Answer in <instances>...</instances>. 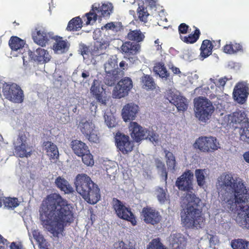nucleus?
I'll return each mask as SVG.
<instances>
[{
	"instance_id": "f257e3e1",
	"label": "nucleus",
	"mask_w": 249,
	"mask_h": 249,
	"mask_svg": "<svg viewBox=\"0 0 249 249\" xmlns=\"http://www.w3.org/2000/svg\"><path fill=\"white\" fill-rule=\"evenodd\" d=\"M218 180L227 193L223 200L226 206L231 212L238 210L236 222L249 230V189L241 179L231 174L224 173Z\"/></svg>"
},
{
	"instance_id": "f03ea898",
	"label": "nucleus",
	"mask_w": 249,
	"mask_h": 249,
	"mask_svg": "<svg viewBox=\"0 0 249 249\" xmlns=\"http://www.w3.org/2000/svg\"><path fill=\"white\" fill-rule=\"evenodd\" d=\"M40 219L43 227L54 236H58L67 223L73 220L70 204L59 194L48 195L43 201Z\"/></svg>"
},
{
	"instance_id": "7ed1b4c3",
	"label": "nucleus",
	"mask_w": 249,
	"mask_h": 249,
	"mask_svg": "<svg viewBox=\"0 0 249 249\" xmlns=\"http://www.w3.org/2000/svg\"><path fill=\"white\" fill-rule=\"evenodd\" d=\"M184 200L185 206L181 212L183 226L186 229L202 228L205 225V218L202 213L201 200L194 193H187Z\"/></svg>"
},
{
	"instance_id": "20e7f679",
	"label": "nucleus",
	"mask_w": 249,
	"mask_h": 249,
	"mask_svg": "<svg viewBox=\"0 0 249 249\" xmlns=\"http://www.w3.org/2000/svg\"><path fill=\"white\" fill-rule=\"evenodd\" d=\"M76 192L88 203L96 204L100 199V190L91 178L84 173L78 174L74 181Z\"/></svg>"
},
{
	"instance_id": "39448f33",
	"label": "nucleus",
	"mask_w": 249,
	"mask_h": 249,
	"mask_svg": "<svg viewBox=\"0 0 249 249\" xmlns=\"http://www.w3.org/2000/svg\"><path fill=\"white\" fill-rule=\"evenodd\" d=\"M195 106L196 117L204 123L211 118L214 110L212 103L203 97H199L195 100Z\"/></svg>"
},
{
	"instance_id": "423d86ee",
	"label": "nucleus",
	"mask_w": 249,
	"mask_h": 249,
	"mask_svg": "<svg viewBox=\"0 0 249 249\" xmlns=\"http://www.w3.org/2000/svg\"><path fill=\"white\" fill-rule=\"evenodd\" d=\"M2 92L5 99L16 104L24 101V94L21 88L15 83H4L2 86Z\"/></svg>"
},
{
	"instance_id": "0eeeda50",
	"label": "nucleus",
	"mask_w": 249,
	"mask_h": 249,
	"mask_svg": "<svg viewBox=\"0 0 249 249\" xmlns=\"http://www.w3.org/2000/svg\"><path fill=\"white\" fill-rule=\"evenodd\" d=\"M28 133L19 131L16 141L14 143L15 152L19 158H28L33 154V147L27 144Z\"/></svg>"
},
{
	"instance_id": "6e6552de",
	"label": "nucleus",
	"mask_w": 249,
	"mask_h": 249,
	"mask_svg": "<svg viewBox=\"0 0 249 249\" xmlns=\"http://www.w3.org/2000/svg\"><path fill=\"white\" fill-rule=\"evenodd\" d=\"M112 206L118 217L130 222L133 226L137 224L136 217L129 206H126L123 202L116 198H113Z\"/></svg>"
},
{
	"instance_id": "1a4fd4ad",
	"label": "nucleus",
	"mask_w": 249,
	"mask_h": 249,
	"mask_svg": "<svg viewBox=\"0 0 249 249\" xmlns=\"http://www.w3.org/2000/svg\"><path fill=\"white\" fill-rule=\"evenodd\" d=\"M194 147L204 153H212L220 147L219 142L213 136L199 137L196 140Z\"/></svg>"
},
{
	"instance_id": "9d476101",
	"label": "nucleus",
	"mask_w": 249,
	"mask_h": 249,
	"mask_svg": "<svg viewBox=\"0 0 249 249\" xmlns=\"http://www.w3.org/2000/svg\"><path fill=\"white\" fill-rule=\"evenodd\" d=\"M78 128L90 142L96 143L99 142V134L92 121L82 119L79 123Z\"/></svg>"
},
{
	"instance_id": "9b49d317",
	"label": "nucleus",
	"mask_w": 249,
	"mask_h": 249,
	"mask_svg": "<svg viewBox=\"0 0 249 249\" xmlns=\"http://www.w3.org/2000/svg\"><path fill=\"white\" fill-rule=\"evenodd\" d=\"M141 215L143 221L147 224L156 225L162 221V217L160 212L156 209L149 206L142 208Z\"/></svg>"
},
{
	"instance_id": "f8f14e48",
	"label": "nucleus",
	"mask_w": 249,
	"mask_h": 249,
	"mask_svg": "<svg viewBox=\"0 0 249 249\" xmlns=\"http://www.w3.org/2000/svg\"><path fill=\"white\" fill-rule=\"evenodd\" d=\"M194 174L190 170H186L176 181V186L179 190L191 192L193 190Z\"/></svg>"
},
{
	"instance_id": "ddd939ff",
	"label": "nucleus",
	"mask_w": 249,
	"mask_h": 249,
	"mask_svg": "<svg viewBox=\"0 0 249 249\" xmlns=\"http://www.w3.org/2000/svg\"><path fill=\"white\" fill-rule=\"evenodd\" d=\"M133 87L131 78L126 77L119 81L113 89L112 96L115 98H121L127 95Z\"/></svg>"
},
{
	"instance_id": "4468645a",
	"label": "nucleus",
	"mask_w": 249,
	"mask_h": 249,
	"mask_svg": "<svg viewBox=\"0 0 249 249\" xmlns=\"http://www.w3.org/2000/svg\"><path fill=\"white\" fill-rule=\"evenodd\" d=\"M115 140L117 147L123 154H127L132 151L134 144L128 136L117 132Z\"/></svg>"
},
{
	"instance_id": "2eb2a0df",
	"label": "nucleus",
	"mask_w": 249,
	"mask_h": 249,
	"mask_svg": "<svg viewBox=\"0 0 249 249\" xmlns=\"http://www.w3.org/2000/svg\"><path fill=\"white\" fill-rule=\"evenodd\" d=\"M167 99L170 102L174 105L178 111H185L187 109L188 104L187 99L178 91L174 92L171 89L167 92Z\"/></svg>"
},
{
	"instance_id": "dca6fc26",
	"label": "nucleus",
	"mask_w": 249,
	"mask_h": 249,
	"mask_svg": "<svg viewBox=\"0 0 249 249\" xmlns=\"http://www.w3.org/2000/svg\"><path fill=\"white\" fill-rule=\"evenodd\" d=\"M90 90L91 94L98 103L104 106L107 105V102L108 99L106 95L104 89L98 80L96 79L93 80Z\"/></svg>"
},
{
	"instance_id": "f3484780",
	"label": "nucleus",
	"mask_w": 249,
	"mask_h": 249,
	"mask_svg": "<svg viewBox=\"0 0 249 249\" xmlns=\"http://www.w3.org/2000/svg\"><path fill=\"white\" fill-rule=\"evenodd\" d=\"M130 134L133 140L139 142L146 138L147 130L143 128L136 122H131L129 125Z\"/></svg>"
},
{
	"instance_id": "a211bd4d",
	"label": "nucleus",
	"mask_w": 249,
	"mask_h": 249,
	"mask_svg": "<svg viewBox=\"0 0 249 249\" xmlns=\"http://www.w3.org/2000/svg\"><path fill=\"white\" fill-rule=\"evenodd\" d=\"M141 48L140 44L130 41H125L120 47L121 53L129 59L136 55L140 52Z\"/></svg>"
},
{
	"instance_id": "6ab92c4d",
	"label": "nucleus",
	"mask_w": 249,
	"mask_h": 249,
	"mask_svg": "<svg viewBox=\"0 0 249 249\" xmlns=\"http://www.w3.org/2000/svg\"><path fill=\"white\" fill-rule=\"evenodd\" d=\"M28 55L31 60L43 64L49 62L51 59L48 52L41 48H38L36 51H28Z\"/></svg>"
},
{
	"instance_id": "aec40b11",
	"label": "nucleus",
	"mask_w": 249,
	"mask_h": 249,
	"mask_svg": "<svg viewBox=\"0 0 249 249\" xmlns=\"http://www.w3.org/2000/svg\"><path fill=\"white\" fill-rule=\"evenodd\" d=\"M248 89V87L243 83H238L235 86L233 91L234 100L238 103L243 104L247 100Z\"/></svg>"
},
{
	"instance_id": "412c9836",
	"label": "nucleus",
	"mask_w": 249,
	"mask_h": 249,
	"mask_svg": "<svg viewBox=\"0 0 249 249\" xmlns=\"http://www.w3.org/2000/svg\"><path fill=\"white\" fill-rule=\"evenodd\" d=\"M169 242L167 249H186L187 240L180 233L171 234Z\"/></svg>"
},
{
	"instance_id": "4be33fe9",
	"label": "nucleus",
	"mask_w": 249,
	"mask_h": 249,
	"mask_svg": "<svg viewBox=\"0 0 249 249\" xmlns=\"http://www.w3.org/2000/svg\"><path fill=\"white\" fill-rule=\"evenodd\" d=\"M53 34L48 32L45 30H39L33 34V38L34 42L38 45L44 47L50 39H53Z\"/></svg>"
},
{
	"instance_id": "5701e85b",
	"label": "nucleus",
	"mask_w": 249,
	"mask_h": 249,
	"mask_svg": "<svg viewBox=\"0 0 249 249\" xmlns=\"http://www.w3.org/2000/svg\"><path fill=\"white\" fill-rule=\"evenodd\" d=\"M139 110L138 106L133 103H128L125 105L123 108L122 115L124 122L128 120H133L136 117V114Z\"/></svg>"
},
{
	"instance_id": "b1692460",
	"label": "nucleus",
	"mask_w": 249,
	"mask_h": 249,
	"mask_svg": "<svg viewBox=\"0 0 249 249\" xmlns=\"http://www.w3.org/2000/svg\"><path fill=\"white\" fill-rule=\"evenodd\" d=\"M71 145L74 153L78 157L83 155L85 152H87L89 150L88 146L80 140H72Z\"/></svg>"
},
{
	"instance_id": "393cba45",
	"label": "nucleus",
	"mask_w": 249,
	"mask_h": 249,
	"mask_svg": "<svg viewBox=\"0 0 249 249\" xmlns=\"http://www.w3.org/2000/svg\"><path fill=\"white\" fill-rule=\"evenodd\" d=\"M108 44L106 42L96 41L93 46H90V56L92 58L98 56L105 53Z\"/></svg>"
},
{
	"instance_id": "a878e982",
	"label": "nucleus",
	"mask_w": 249,
	"mask_h": 249,
	"mask_svg": "<svg viewBox=\"0 0 249 249\" xmlns=\"http://www.w3.org/2000/svg\"><path fill=\"white\" fill-rule=\"evenodd\" d=\"M126 38L130 41H133L135 43H139L142 42L145 38L144 33H142L140 29H130L127 33Z\"/></svg>"
},
{
	"instance_id": "bb28decb",
	"label": "nucleus",
	"mask_w": 249,
	"mask_h": 249,
	"mask_svg": "<svg viewBox=\"0 0 249 249\" xmlns=\"http://www.w3.org/2000/svg\"><path fill=\"white\" fill-rule=\"evenodd\" d=\"M47 155L50 159H57L59 157L58 148L55 144L50 141L44 142L43 143Z\"/></svg>"
},
{
	"instance_id": "cd10ccee",
	"label": "nucleus",
	"mask_w": 249,
	"mask_h": 249,
	"mask_svg": "<svg viewBox=\"0 0 249 249\" xmlns=\"http://www.w3.org/2000/svg\"><path fill=\"white\" fill-rule=\"evenodd\" d=\"M55 183L57 187L65 194H71L73 192V188L68 181L61 177H58L55 179Z\"/></svg>"
},
{
	"instance_id": "c85d7f7f",
	"label": "nucleus",
	"mask_w": 249,
	"mask_h": 249,
	"mask_svg": "<svg viewBox=\"0 0 249 249\" xmlns=\"http://www.w3.org/2000/svg\"><path fill=\"white\" fill-rule=\"evenodd\" d=\"M53 39L56 42L53 46L54 51L63 53L68 50L69 46L67 40H64L62 37L57 36H54Z\"/></svg>"
},
{
	"instance_id": "c756f323",
	"label": "nucleus",
	"mask_w": 249,
	"mask_h": 249,
	"mask_svg": "<svg viewBox=\"0 0 249 249\" xmlns=\"http://www.w3.org/2000/svg\"><path fill=\"white\" fill-rule=\"evenodd\" d=\"M213 49L212 42L208 39L204 40L200 48L201 57L207 58L212 54Z\"/></svg>"
},
{
	"instance_id": "7c9ffc66",
	"label": "nucleus",
	"mask_w": 249,
	"mask_h": 249,
	"mask_svg": "<svg viewBox=\"0 0 249 249\" xmlns=\"http://www.w3.org/2000/svg\"><path fill=\"white\" fill-rule=\"evenodd\" d=\"M25 41L16 36H12L9 40V45L12 51H17L22 49Z\"/></svg>"
},
{
	"instance_id": "2f4dec72",
	"label": "nucleus",
	"mask_w": 249,
	"mask_h": 249,
	"mask_svg": "<svg viewBox=\"0 0 249 249\" xmlns=\"http://www.w3.org/2000/svg\"><path fill=\"white\" fill-rule=\"evenodd\" d=\"M200 31L197 28H196L193 34H190L186 36H180V39L187 44H193L196 43L199 38Z\"/></svg>"
},
{
	"instance_id": "473e14b6",
	"label": "nucleus",
	"mask_w": 249,
	"mask_h": 249,
	"mask_svg": "<svg viewBox=\"0 0 249 249\" xmlns=\"http://www.w3.org/2000/svg\"><path fill=\"white\" fill-rule=\"evenodd\" d=\"M155 194L158 201L161 204H163L165 201L169 200V195L167 188L163 189L161 187H157L155 189Z\"/></svg>"
},
{
	"instance_id": "72a5a7b5",
	"label": "nucleus",
	"mask_w": 249,
	"mask_h": 249,
	"mask_svg": "<svg viewBox=\"0 0 249 249\" xmlns=\"http://www.w3.org/2000/svg\"><path fill=\"white\" fill-rule=\"evenodd\" d=\"M82 20L79 17L72 18L68 23L67 30L68 31H77L82 27Z\"/></svg>"
},
{
	"instance_id": "f704fd0d",
	"label": "nucleus",
	"mask_w": 249,
	"mask_h": 249,
	"mask_svg": "<svg viewBox=\"0 0 249 249\" xmlns=\"http://www.w3.org/2000/svg\"><path fill=\"white\" fill-rule=\"evenodd\" d=\"M93 8L95 9L97 13L103 17L108 16L112 10V6L110 4H103L101 6L99 4L97 6L96 4H94Z\"/></svg>"
},
{
	"instance_id": "c9c22d12",
	"label": "nucleus",
	"mask_w": 249,
	"mask_h": 249,
	"mask_svg": "<svg viewBox=\"0 0 249 249\" xmlns=\"http://www.w3.org/2000/svg\"><path fill=\"white\" fill-rule=\"evenodd\" d=\"M154 71L162 78L167 79L170 75L169 73L166 70L164 64L162 63H157L153 68Z\"/></svg>"
},
{
	"instance_id": "e433bc0d",
	"label": "nucleus",
	"mask_w": 249,
	"mask_h": 249,
	"mask_svg": "<svg viewBox=\"0 0 249 249\" xmlns=\"http://www.w3.org/2000/svg\"><path fill=\"white\" fill-rule=\"evenodd\" d=\"M231 245L232 249H249V241L245 239H234L231 240Z\"/></svg>"
},
{
	"instance_id": "4c0bfd02",
	"label": "nucleus",
	"mask_w": 249,
	"mask_h": 249,
	"mask_svg": "<svg viewBox=\"0 0 249 249\" xmlns=\"http://www.w3.org/2000/svg\"><path fill=\"white\" fill-rule=\"evenodd\" d=\"M119 79V72H106V75L104 78V82L106 85L108 86H112Z\"/></svg>"
},
{
	"instance_id": "58836bf2",
	"label": "nucleus",
	"mask_w": 249,
	"mask_h": 249,
	"mask_svg": "<svg viewBox=\"0 0 249 249\" xmlns=\"http://www.w3.org/2000/svg\"><path fill=\"white\" fill-rule=\"evenodd\" d=\"M32 233L34 238L38 243L40 249H48L47 242L38 231L35 230L33 231Z\"/></svg>"
},
{
	"instance_id": "ea45409f",
	"label": "nucleus",
	"mask_w": 249,
	"mask_h": 249,
	"mask_svg": "<svg viewBox=\"0 0 249 249\" xmlns=\"http://www.w3.org/2000/svg\"><path fill=\"white\" fill-rule=\"evenodd\" d=\"M164 152L165 154L166 163L168 169L172 170V172H174L176 170V166L175 157L172 152L166 149L164 150Z\"/></svg>"
},
{
	"instance_id": "a19ab883",
	"label": "nucleus",
	"mask_w": 249,
	"mask_h": 249,
	"mask_svg": "<svg viewBox=\"0 0 249 249\" xmlns=\"http://www.w3.org/2000/svg\"><path fill=\"white\" fill-rule=\"evenodd\" d=\"M142 82L143 88L146 89H153L156 87L153 78L149 75H144L142 77Z\"/></svg>"
},
{
	"instance_id": "79ce46f5",
	"label": "nucleus",
	"mask_w": 249,
	"mask_h": 249,
	"mask_svg": "<svg viewBox=\"0 0 249 249\" xmlns=\"http://www.w3.org/2000/svg\"><path fill=\"white\" fill-rule=\"evenodd\" d=\"M105 72H119L117 61L115 59L110 58L105 65Z\"/></svg>"
},
{
	"instance_id": "37998d69",
	"label": "nucleus",
	"mask_w": 249,
	"mask_h": 249,
	"mask_svg": "<svg viewBox=\"0 0 249 249\" xmlns=\"http://www.w3.org/2000/svg\"><path fill=\"white\" fill-rule=\"evenodd\" d=\"M137 12L138 19L144 23H146L147 22V18L149 16L147 8L143 6H140L137 9Z\"/></svg>"
},
{
	"instance_id": "c03bdc74",
	"label": "nucleus",
	"mask_w": 249,
	"mask_h": 249,
	"mask_svg": "<svg viewBox=\"0 0 249 249\" xmlns=\"http://www.w3.org/2000/svg\"><path fill=\"white\" fill-rule=\"evenodd\" d=\"M205 169H197L195 170V176L197 185L200 187L203 186L205 184V176L204 171Z\"/></svg>"
},
{
	"instance_id": "a18cd8bd",
	"label": "nucleus",
	"mask_w": 249,
	"mask_h": 249,
	"mask_svg": "<svg viewBox=\"0 0 249 249\" xmlns=\"http://www.w3.org/2000/svg\"><path fill=\"white\" fill-rule=\"evenodd\" d=\"M155 164L157 168L159 170H160L161 176L163 178V179L165 182V183L166 184L168 173L166 171V168L165 167L164 163L160 160L157 159L155 160Z\"/></svg>"
},
{
	"instance_id": "49530a36",
	"label": "nucleus",
	"mask_w": 249,
	"mask_h": 249,
	"mask_svg": "<svg viewBox=\"0 0 249 249\" xmlns=\"http://www.w3.org/2000/svg\"><path fill=\"white\" fill-rule=\"evenodd\" d=\"M82 157L83 162L89 166H92L94 165V161L92 155L90 153L89 149L87 152H85L83 155L80 156Z\"/></svg>"
},
{
	"instance_id": "de8ad7c7",
	"label": "nucleus",
	"mask_w": 249,
	"mask_h": 249,
	"mask_svg": "<svg viewBox=\"0 0 249 249\" xmlns=\"http://www.w3.org/2000/svg\"><path fill=\"white\" fill-rule=\"evenodd\" d=\"M97 14L96 11L94 8H93V5H92V9L90 11L86 14L87 18V21L86 22V25H89L91 22H94L97 19Z\"/></svg>"
},
{
	"instance_id": "09e8293b",
	"label": "nucleus",
	"mask_w": 249,
	"mask_h": 249,
	"mask_svg": "<svg viewBox=\"0 0 249 249\" xmlns=\"http://www.w3.org/2000/svg\"><path fill=\"white\" fill-rule=\"evenodd\" d=\"M3 204L5 207L8 208L14 209L19 205V202L17 198L6 197L3 200Z\"/></svg>"
},
{
	"instance_id": "8fccbe9b",
	"label": "nucleus",
	"mask_w": 249,
	"mask_h": 249,
	"mask_svg": "<svg viewBox=\"0 0 249 249\" xmlns=\"http://www.w3.org/2000/svg\"><path fill=\"white\" fill-rule=\"evenodd\" d=\"M147 249H166L159 238L154 239L149 243Z\"/></svg>"
},
{
	"instance_id": "3c124183",
	"label": "nucleus",
	"mask_w": 249,
	"mask_h": 249,
	"mask_svg": "<svg viewBox=\"0 0 249 249\" xmlns=\"http://www.w3.org/2000/svg\"><path fill=\"white\" fill-rule=\"evenodd\" d=\"M244 119V114L241 112H234L231 116V122L235 124H240Z\"/></svg>"
},
{
	"instance_id": "603ef678",
	"label": "nucleus",
	"mask_w": 249,
	"mask_h": 249,
	"mask_svg": "<svg viewBox=\"0 0 249 249\" xmlns=\"http://www.w3.org/2000/svg\"><path fill=\"white\" fill-rule=\"evenodd\" d=\"M229 80V79L226 76L220 78L217 81L213 78H210V79L212 83H213L215 85L216 87L219 88H223L227 81Z\"/></svg>"
},
{
	"instance_id": "864d4df0",
	"label": "nucleus",
	"mask_w": 249,
	"mask_h": 249,
	"mask_svg": "<svg viewBox=\"0 0 249 249\" xmlns=\"http://www.w3.org/2000/svg\"><path fill=\"white\" fill-rule=\"evenodd\" d=\"M105 122L108 127H115L116 124L115 119L113 115H107L106 113L104 115Z\"/></svg>"
},
{
	"instance_id": "5fc2aeb1",
	"label": "nucleus",
	"mask_w": 249,
	"mask_h": 249,
	"mask_svg": "<svg viewBox=\"0 0 249 249\" xmlns=\"http://www.w3.org/2000/svg\"><path fill=\"white\" fill-rule=\"evenodd\" d=\"M189 28L190 27L186 23H182L180 24L178 27V31L180 36L181 34H186L188 33Z\"/></svg>"
},
{
	"instance_id": "6e6d98bb",
	"label": "nucleus",
	"mask_w": 249,
	"mask_h": 249,
	"mask_svg": "<svg viewBox=\"0 0 249 249\" xmlns=\"http://www.w3.org/2000/svg\"><path fill=\"white\" fill-rule=\"evenodd\" d=\"M127 247H128V244L123 241H119L113 244L112 249H127Z\"/></svg>"
},
{
	"instance_id": "4d7b16f0",
	"label": "nucleus",
	"mask_w": 249,
	"mask_h": 249,
	"mask_svg": "<svg viewBox=\"0 0 249 249\" xmlns=\"http://www.w3.org/2000/svg\"><path fill=\"white\" fill-rule=\"evenodd\" d=\"M232 47V42H230L229 44H227L224 46L223 48V52L228 54H234Z\"/></svg>"
},
{
	"instance_id": "13d9d810",
	"label": "nucleus",
	"mask_w": 249,
	"mask_h": 249,
	"mask_svg": "<svg viewBox=\"0 0 249 249\" xmlns=\"http://www.w3.org/2000/svg\"><path fill=\"white\" fill-rule=\"evenodd\" d=\"M81 54L83 55H88V56H90V47L87 46L85 45L82 46Z\"/></svg>"
},
{
	"instance_id": "bf43d9fd",
	"label": "nucleus",
	"mask_w": 249,
	"mask_h": 249,
	"mask_svg": "<svg viewBox=\"0 0 249 249\" xmlns=\"http://www.w3.org/2000/svg\"><path fill=\"white\" fill-rule=\"evenodd\" d=\"M232 46L234 53H237L238 52H243V47L240 44L234 42H232Z\"/></svg>"
},
{
	"instance_id": "052dcab7",
	"label": "nucleus",
	"mask_w": 249,
	"mask_h": 249,
	"mask_svg": "<svg viewBox=\"0 0 249 249\" xmlns=\"http://www.w3.org/2000/svg\"><path fill=\"white\" fill-rule=\"evenodd\" d=\"M241 139L245 140L246 138L249 139V130L247 128L246 130L244 129L241 134Z\"/></svg>"
},
{
	"instance_id": "680f3d73",
	"label": "nucleus",
	"mask_w": 249,
	"mask_h": 249,
	"mask_svg": "<svg viewBox=\"0 0 249 249\" xmlns=\"http://www.w3.org/2000/svg\"><path fill=\"white\" fill-rule=\"evenodd\" d=\"M148 137L151 142H157L158 140V136L154 132H152L151 135L148 133Z\"/></svg>"
},
{
	"instance_id": "e2e57ef3",
	"label": "nucleus",
	"mask_w": 249,
	"mask_h": 249,
	"mask_svg": "<svg viewBox=\"0 0 249 249\" xmlns=\"http://www.w3.org/2000/svg\"><path fill=\"white\" fill-rule=\"evenodd\" d=\"M212 42V45H213V49H218L220 47L221 45V40H213Z\"/></svg>"
},
{
	"instance_id": "0e129e2a",
	"label": "nucleus",
	"mask_w": 249,
	"mask_h": 249,
	"mask_svg": "<svg viewBox=\"0 0 249 249\" xmlns=\"http://www.w3.org/2000/svg\"><path fill=\"white\" fill-rule=\"evenodd\" d=\"M104 27L107 30H114L116 26L113 22H109L107 23Z\"/></svg>"
},
{
	"instance_id": "69168bd1",
	"label": "nucleus",
	"mask_w": 249,
	"mask_h": 249,
	"mask_svg": "<svg viewBox=\"0 0 249 249\" xmlns=\"http://www.w3.org/2000/svg\"><path fill=\"white\" fill-rule=\"evenodd\" d=\"M10 249H21V247H19L16 242H12L10 246Z\"/></svg>"
},
{
	"instance_id": "338daca9",
	"label": "nucleus",
	"mask_w": 249,
	"mask_h": 249,
	"mask_svg": "<svg viewBox=\"0 0 249 249\" xmlns=\"http://www.w3.org/2000/svg\"><path fill=\"white\" fill-rule=\"evenodd\" d=\"M243 158L246 162L249 163V151L244 153Z\"/></svg>"
},
{
	"instance_id": "774afa93",
	"label": "nucleus",
	"mask_w": 249,
	"mask_h": 249,
	"mask_svg": "<svg viewBox=\"0 0 249 249\" xmlns=\"http://www.w3.org/2000/svg\"><path fill=\"white\" fill-rule=\"evenodd\" d=\"M81 76L83 78H87L89 76V72L88 71L84 70L82 73Z\"/></svg>"
}]
</instances>
